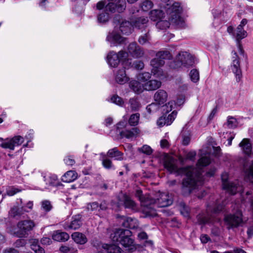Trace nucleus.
<instances>
[{"label": "nucleus", "mask_w": 253, "mask_h": 253, "mask_svg": "<svg viewBox=\"0 0 253 253\" xmlns=\"http://www.w3.org/2000/svg\"><path fill=\"white\" fill-rule=\"evenodd\" d=\"M239 146L242 148V150L246 155H250L252 152V145L250 142L249 139L244 138L240 143Z\"/></svg>", "instance_id": "cd10ccee"}, {"label": "nucleus", "mask_w": 253, "mask_h": 253, "mask_svg": "<svg viewBox=\"0 0 253 253\" xmlns=\"http://www.w3.org/2000/svg\"><path fill=\"white\" fill-rule=\"evenodd\" d=\"M135 196L137 197L142 206L144 207L146 212H148L147 210H152L155 206L158 207H168L172 203L171 198L167 193L158 192L156 194V199H153L150 195H143L142 191L140 189H137L135 192Z\"/></svg>", "instance_id": "f03ea898"}, {"label": "nucleus", "mask_w": 253, "mask_h": 253, "mask_svg": "<svg viewBox=\"0 0 253 253\" xmlns=\"http://www.w3.org/2000/svg\"><path fill=\"white\" fill-rule=\"evenodd\" d=\"M42 208L44 211L47 212L51 210L52 206L48 200H44L42 202Z\"/></svg>", "instance_id": "6e6d98bb"}, {"label": "nucleus", "mask_w": 253, "mask_h": 253, "mask_svg": "<svg viewBox=\"0 0 253 253\" xmlns=\"http://www.w3.org/2000/svg\"><path fill=\"white\" fill-rule=\"evenodd\" d=\"M78 177V173L74 170L67 171L62 177L64 182L70 183L75 181Z\"/></svg>", "instance_id": "393cba45"}, {"label": "nucleus", "mask_w": 253, "mask_h": 253, "mask_svg": "<svg viewBox=\"0 0 253 253\" xmlns=\"http://www.w3.org/2000/svg\"><path fill=\"white\" fill-rule=\"evenodd\" d=\"M102 163L103 167L106 169H115V167L113 165L111 160H110V159H109L108 158L104 159L102 160Z\"/></svg>", "instance_id": "8fccbe9b"}, {"label": "nucleus", "mask_w": 253, "mask_h": 253, "mask_svg": "<svg viewBox=\"0 0 253 253\" xmlns=\"http://www.w3.org/2000/svg\"><path fill=\"white\" fill-rule=\"evenodd\" d=\"M140 133V130L137 127H133L130 130H125L119 132V134L122 138H126L127 139H132L136 137Z\"/></svg>", "instance_id": "4be33fe9"}, {"label": "nucleus", "mask_w": 253, "mask_h": 253, "mask_svg": "<svg viewBox=\"0 0 253 253\" xmlns=\"http://www.w3.org/2000/svg\"><path fill=\"white\" fill-rule=\"evenodd\" d=\"M164 12L162 10H153L150 13V18L154 21H158L164 17Z\"/></svg>", "instance_id": "2f4dec72"}, {"label": "nucleus", "mask_w": 253, "mask_h": 253, "mask_svg": "<svg viewBox=\"0 0 253 253\" xmlns=\"http://www.w3.org/2000/svg\"><path fill=\"white\" fill-rule=\"evenodd\" d=\"M177 115V112L173 111L171 114H169L167 117L166 120L167 121V126L170 125L174 120Z\"/></svg>", "instance_id": "4d7b16f0"}, {"label": "nucleus", "mask_w": 253, "mask_h": 253, "mask_svg": "<svg viewBox=\"0 0 253 253\" xmlns=\"http://www.w3.org/2000/svg\"><path fill=\"white\" fill-rule=\"evenodd\" d=\"M25 213L24 211L23 208H18L17 207H13L11 208L9 212V214L10 216L15 217L16 216H20Z\"/></svg>", "instance_id": "72a5a7b5"}, {"label": "nucleus", "mask_w": 253, "mask_h": 253, "mask_svg": "<svg viewBox=\"0 0 253 253\" xmlns=\"http://www.w3.org/2000/svg\"><path fill=\"white\" fill-rule=\"evenodd\" d=\"M148 22V19L147 17H140L132 20L131 23L133 28H136L140 29L146 27Z\"/></svg>", "instance_id": "b1692460"}, {"label": "nucleus", "mask_w": 253, "mask_h": 253, "mask_svg": "<svg viewBox=\"0 0 253 253\" xmlns=\"http://www.w3.org/2000/svg\"><path fill=\"white\" fill-rule=\"evenodd\" d=\"M71 237L76 243L81 245L85 244L87 241L85 236L80 232L73 233Z\"/></svg>", "instance_id": "c756f323"}, {"label": "nucleus", "mask_w": 253, "mask_h": 253, "mask_svg": "<svg viewBox=\"0 0 253 253\" xmlns=\"http://www.w3.org/2000/svg\"><path fill=\"white\" fill-rule=\"evenodd\" d=\"M151 74L149 72H144L137 75V80L140 82L146 83L151 78Z\"/></svg>", "instance_id": "79ce46f5"}, {"label": "nucleus", "mask_w": 253, "mask_h": 253, "mask_svg": "<svg viewBox=\"0 0 253 253\" xmlns=\"http://www.w3.org/2000/svg\"><path fill=\"white\" fill-rule=\"evenodd\" d=\"M123 224L125 227L130 229L137 228L139 225L137 219L131 217L126 218Z\"/></svg>", "instance_id": "7c9ffc66"}, {"label": "nucleus", "mask_w": 253, "mask_h": 253, "mask_svg": "<svg viewBox=\"0 0 253 253\" xmlns=\"http://www.w3.org/2000/svg\"><path fill=\"white\" fill-rule=\"evenodd\" d=\"M139 151L147 155H150L152 152V149L147 145H144L142 147L139 148Z\"/></svg>", "instance_id": "13d9d810"}, {"label": "nucleus", "mask_w": 253, "mask_h": 253, "mask_svg": "<svg viewBox=\"0 0 253 253\" xmlns=\"http://www.w3.org/2000/svg\"><path fill=\"white\" fill-rule=\"evenodd\" d=\"M35 226L36 224L32 220L20 221L17 224V231L15 232V234L18 237L26 238Z\"/></svg>", "instance_id": "6e6552de"}, {"label": "nucleus", "mask_w": 253, "mask_h": 253, "mask_svg": "<svg viewBox=\"0 0 253 253\" xmlns=\"http://www.w3.org/2000/svg\"><path fill=\"white\" fill-rule=\"evenodd\" d=\"M140 114L138 113L130 115L128 119V123L131 126H136L139 123Z\"/></svg>", "instance_id": "e433bc0d"}, {"label": "nucleus", "mask_w": 253, "mask_h": 253, "mask_svg": "<svg viewBox=\"0 0 253 253\" xmlns=\"http://www.w3.org/2000/svg\"><path fill=\"white\" fill-rule=\"evenodd\" d=\"M60 251L63 253H77V250H75L73 248H70L67 246H61L60 248Z\"/></svg>", "instance_id": "bf43d9fd"}, {"label": "nucleus", "mask_w": 253, "mask_h": 253, "mask_svg": "<svg viewBox=\"0 0 253 253\" xmlns=\"http://www.w3.org/2000/svg\"><path fill=\"white\" fill-rule=\"evenodd\" d=\"M132 67L138 70H142L144 68V63L141 61H135L133 64L131 63V66L129 68Z\"/></svg>", "instance_id": "e2e57ef3"}, {"label": "nucleus", "mask_w": 253, "mask_h": 253, "mask_svg": "<svg viewBox=\"0 0 253 253\" xmlns=\"http://www.w3.org/2000/svg\"><path fill=\"white\" fill-rule=\"evenodd\" d=\"M196 156V152L194 151H191L188 152L186 154L185 158H183L182 157H179V160L182 164H184L185 160H188L192 161H194Z\"/></svg>", "instance_id": "f704fd0d"}, {"label": "nucleus", "mask_w": 253, "mask_h": 253, "mask_svg": "<svg viewBox=\"0 0 253 253\" xmlns=\"http://www.w3.org/2000/svg\"><path fill=\"white\" fill-rule=\"evenodd\" d=\"M176 106V103L173 101H170L165 105H162L161 107L163 108V111L165 113H168L174 108Z\"/></svg>", "instance_id": "58836bf2"}, {"label": "nucleus", "mask_w": 253, "mask_h": 253, "mask_svg": "<svg viewBox=\"0 0 253 253\" xmlns=\"http://www.w3.org/2000/svg\"><path fill=\"white\" fill-rule=\"evenodd\" d=\"M52 239L58 242H65L69 239V235L66 232L56 231L53 233Z\"/></svg>", "instance_id": "bb28decb"}, {"label": "nucleus", "mask_w": 253, "mask_h": 253, "mask_svg": "<svg viewBox=\"0 0 253 253\" xmlns=\"http://www.w3.org/2000/svg\"><path fill=\"white\" fill-rule=\"evenodd\" d=\"M107 155L110 158H114L116 160L122 161L123 160V153L119 151L117 147L109 150Z\"/></svg>", "instance_id": "a878e982"}, {"label": "nucleus", "mask_w": 253, "mask_h": 253, "mask_svg": "<svg viewBox=\"0 0 253 253\" xmlns=\"http://www.w3.org/2000/svg\"><path fill=\"white\" fill-rule=\"evenodd\" d=\"M107 62L112 67L116 68L121 63L125 68H129L131 66V59L128 58V54L124 50L118 52L110 51L107 56Z\"/></svg>", "instance_id": "39448f33"}, {"label": "nucleus", "mask_w": 253, "mask_h": 253, "mask_svg": "<svg viewBox=\"0 0 253 253\" xmlns=\"http://www.w3.org/2000/svg\"><path fill=\"white\" fill-rule=\"evenodd\" d=\"M127 39L122 36L118 29L115 28L107 34L106 41L110 47H118L126 43Z\"/></svg>", "instance_id": "1a4fd4ad"}, {"label": "nucleus", "mask_w": 253, "mask_h": 253, "mask_svg": "<svg viewBox=\"0 0 253 253\" xmlns=\"http://www.w3.org/2000/svg\"><path fill=\"white\" fill-rule=\"evenodd\" d=\"M228 177V174L226 172L222 173L221 174V178L223 189L232 195L235 194L237 192L241 191L242 188L239 185L238 182H231L229 181Z\"/></svg>", "instance_id": "9d476101"}, {"label": "nucleus", "mask_w": 253, "mask_h": 253, "mask_svg": "<svg viewBox=\"0 0 253 253\" xmlns=\"http://www.w3.org/2000/svg\"><path fill=\"white\" fill-rule=\"evenodd\" d=\"M126 8V0H118L116 3L113 2H109L105 6V10H109L111 13H114L116 11L122 13Z\"/></svg>", "instance_id": "2eb2a0df"}, {"label": "nucleus", "mask_w": 253, "mask_h": 253, "mask_svg": "<svg viewBox=\"0 0 253 253\" xmlns=\"http://www.w3.org/2000/svg\"><path fill=\"white\" fill-rule=\"evenodd\" d=\"M195 64L194 57L187 52L181 51L176 56L175 60L171 62L170 67L173 69H177L182 65L185 67H190Z\"/></svg>", "instance_id": "0eeeda50"}, {"label": "nucleus", "mask_w": 253, "mask_h": 253, "mask_svg": "<svg viewBox=\"0 0 253 253\" xmlns=\"http://www.w3.org/2000/svg\"><path fill=\"white\" fill-rule=\"evenodd\" d=\"M19 192V190L13 186H10L6 189V194L9 196H12Z\"/></svg>", "instance_id": "052dcab7"}, {"label": "nucleus", "mask_w": 253, "mask_h": 253, "mask_svg": "<svg viewBox=\"0 0 253 253\" xmlns=\"http://www.w3.org/2000/svg\"><path fill=\"white\" fill-rule=\"evenodd\" d=\"M161 107V105L155 101V102L148 105L146 107V110L149 113H153L159 111Z\"/></svg>", "instance_id": "4c0bfd02"}, {"label": "nucleus", "mask_w": 253, "mask_h": 253, "mask_svg": "<svg viewBox=\"0 0 253 253\" xmlns=\"http://www.w3.org/2000/svg\"><path fill=\"white\" fill-rule=\"evenodd\" d=\"M64 163L66 165L73 166L75 164V161L74 159L72 158L71 157H66L64 159Z\"/></svg>", "instance_id": "774afa93"}, {"label": "nucleus", "mask_w": 253, "mask_h": 253, "mask_svg": "<svg viewBox=\"0 0 253 253\" xmlns=\"http://www.w3.org/2000/svg\"><path fill=\"white\" fill-rule=\"evenodd\" d=\"M82 224L80 215H76L71 222L69 224L65 223L64 227L66 230L74 229L76 230L80 228Z\"/></svg>", "instance_id": "5701e85b"}, {"label": "nucleus", "mask_w": 253, "mask_h": 253, "mask_svg": "<svg viewBox=\"0 0 253 253\" xmlns=\"http://www.w3.org/2000/svg\"><path fill=\"white\" fill-rule=\"evenodd\" d=\"M171 57L170 52L168 50L160 51L156 54V58L151 61L150 64L152 67L151 72L157 78L161 80L166 78L161 67L165 64L164 60L169 59Z\"/></svg>", "instance_id": "20e7f679"}, {"label": "nucleus", "mask_w": 253, "mask_h": 253, "mask_svg": "<svg viewBox=\"0 0 253 253\" xmlns=\"http://www.w3.org/2000/svg\"><path fill=\"white\" fill-rule=\"evenodd\" d=\"M126 53L128 56L134 58H139L142 57L144 54V51L141 47L138 45L136 42H132L128 44L127 46Z\"/></svg>", "instance_id": "f8f14e48"}, {"label": "nucleus", "mask_w": 253, "mask_h": 253, "mask_svg": "<svg viewBox=\"0 0 253 253\" xmlns=\"http://www.w3.org/2000/svg\"><path fill=\"white\" fill-rule=\"evenodd\" d=\"M108 101L121 107L123 106L124 104L123 99L117 95H114L112 96L109 99H108Z\"/></svg>", "instance_id": "a19ab883"}, {"label": "nucleus", "mask_w": 253, "mask_h": 253, "mask_svg": "<svg viewBox=\"0 0 253 253\" xmlns=\"http://www.w3.org/2000/svg\"><path fill=\"white\" fill-rule=\"evenodd\" d=\"M191 135L189 132H184L182 134V143L184 145H188L191 140Z\"/></svg>", "instance_id": "3c124183"}, {"label": "nucleus", "mask_w": 253, "mask_h": 253, "mask_svg": "<svg viewBox=\"0 0 253 253\" xmlns=\"http://www.w3.org/2000/svg\"><path fill=\"white\" fill-rule=\"evenodd\" d=\"M181 208L180 209L181 213L185 217H188L189 216V209L188 207L186 206L184 204H181Z\"/></svg>", "instance_id": "680f3d73"}, {"label": "nucleus", "mask_w": 253, "mask_h": 253, "mask_svg": "<svg viewBox=\"0 0 253 253\" xmlns=\"http://www.w3.org/2000/svg\"><path fill=\"white\" fill-rule=\"evenodd\" d=\"M153 2L149 0H145L141 4V7L143 11H147L149 10L153 6Z\"/></svg>", "instance_id": "de8ad7c7"}, {"label": "nucleus", "mask_w": 253, "mask_h": 253, "mask_svg": "<svg viewBox=\"0 0 253 253\" xmlns=\"http://www.w3.org/2000/svg\"><path fill=\"white\" fill-rule=\"evenodd\" d=\"M150 40L151 36L149 32H147V33L139 36L138 39V42L140 44L144 45L145 44L149 43Z\"/></svg>", "instance_id": "ea45409f"}, {"label": "nucleus", "mask_w": 253, "mask_h": 253, "mask_svg": "<svg viewBox=\"0 0 253 253\" xmlns=\"http://www.w3.org/2000/svg\"><path fill=\"white\" fill-rule=\"evenodd\" d=\"M106 1L101 0L97 3L96 8L99 10L97 15V21L100 23H105L110 18L109 10H105Z\"/></svg>", "instance_id": "9b49d317"}, {"label": "nucleus", "mask_w": 253, "mask_h": 253, "mask_svg": "<svg viewBox=\"0 0 253 253\" xmlns=\"http://www.w3.org/2000/svg\"><path fill=\"white\" fill-rule=\"evenodd\" d=\"M232 62L231 65V70L235 74L237 82H239L242 78V71L240 61L236 52H232Z\"/></svg>", "instance_id": "4468645a"}, {"label": "nucleus", "mask_w": 253, "mask_h": 253, "mask_svg": "<svg viewBox=\"0 0 253 253\" xmlns=\"http://www.w3.org/2000/svg\"><path fill=\"white\" fill-rule=\"evenodd\" d=\"M43 179L45 183V188L57 185L58 178L56 175L51 173L42 174Z\"/></svg>", "instance_id": "a211bd4d"}, {"label": "nucleus", "mask_w": 253, "mask_h": 253, "mask_svg": "<svg viewBox=\"0 0 253 253\" xmlns=\"http://www.w3.org/2000/svg\"><path fill=\"white\" fill-rule=\"evenodd\" d=\"M246 172L248 178L251 180L252 182H253V162L252 163L249 169L247 170Z\"/></svg>", "instance_id": "69168bd1"}, {"label": "nucleus", "mask_w": 253, "mask_h": 253, "mask_svg": "<svg viewBox=\"0 0 253 253\" xmlns=\"http://www.w3.org/2000/svg\"><path fill=\"white\" fill-rule=\"evenodd\" d=\"M247 35V32L244 30V28H241V26H238L237 27L234 37L237 41L238 49L240 54H243L244 51L240 43V40L246 37Z\"/></svg>", "instance_id": "f3484780"}, {"label": "nucleus", "mask_w": 253, "mask_h": 253, "mask_svg": "<svg viewBox=\"0 0 253 253\" xmlns=\"http://www.w3.org/2000/svg\"><path fill=\"white\" fill-rule=\"evenodd\" d=\"M114 22H117L120 24V31L124 35H128L130 34L133 31V27L131 22L123 20L120 15L114 17Z\"/></svg>", "instance_id": "ddd939ff"}, {"label": "nucleus", "mask_w": 253, "mask_h": 253, "mask_svg": "<svg viewBox=\"0 0 253 253\" xmlns=\"http://www.w3.org/2000/svg\"><path fill=\"white\" fill-rule=\"evenodd\" d=\"M130 88L134 92L139 93L143 90V84H141L139 81L132 80L129 83Z\"/></svg>", "instance_id": "c85d7f7f"}, {"label": "nucleus", "mask_w": 253, "mask_h": 253, "mask_svg": "<svg viewBox=\"0 0 253 253\" xmlns=\"http://www.w3.org/2000/svg\"><path fill=\"white\" fill-rule=\"evenodd\" d=\"M211 163L209 156L201 157L198 161L197 167H187L178 169L177 161L170 156H166L164 162V166L170 173H175L176 175H185L182 183V192L184 195L189 194L197 185L201 184L204 180L202 169Z\"/></svg>", "instance_id": "f257e3e1"}, {"label": "nucleus", "mask_w": 253, "mask_h": 253, "mask_svg": "<svg viewBox=\"0 0 253 253\" xmlns=\"http://www.w3.org/2000/svg\"><path fill=\"white\" fill-rule=\"evenodd\" d=\"M99 208V205L97 202H92L87 204L86 208L88 211H95Z\"/></svg>", "instance_id": "0e129e2a"}, {"label": "nucleus", "mask_w": 253, "mask_h": 253, "mask_svg": "<svg viewBox=\"0 0 253 253\" xmlns=\"http://www.w3.org/2000/svg\"><path fill=\"white\" fill-rule=\"evenodd\" d=\"M129 104L130 105V108L133 111L138 110L140 107V103L138 101L137 99L135 98H132L129 99Z\"/></svg>", "instance_id": "37998d69"}, {"label": "nucleus", "mask_w": 253, "mask_h": 253, "mask_svg": "<svg viewBox=\"0 0 253 253\" xmlns=\"http://www.w3.org/2000/svg\"><path fill=\"white\" fill-rule=\"evenodd\" d=\"M125 69L123 67V68L118 70L115 74V81L120 84H124L129 80V78L126 74Z\"/></svg>", "instance_id": "6ab92c4d"}, {"label": "nucleus", "mask_w": 253, "mask_h": 253, "mask_svg": "<svg viewBox=\"0 0 253 253\" xmlns=\"http://www.w3.org/2000/svg\"><path fill=\"white\" fill-rule=\"evenodd\" d=\"M104 249H106L107 252L109 253H112V251H113V253L118 252L121 253L122 252V249L116 245H108L106 244L103 245V246Z\"/></svg>", "instance_id": "c9c22d12"}, {"label": "nucleus", "mask_w": 253, "mask_h": 253, "mask_svg": "<svg viewBox=\"0 0 253 253\" xmlns=\"http://www.w3.org/2000/svg\"><path fill=\"white\" fill-rule=\"evenodd\" d=\"M237 122L235 118L233 117H228L227 122V126L230 128H234L237 126Z\"/></svg>", "instance_id": "864d4df0"}, {"label": "nucleus", "mask_w": 253, "mask_h": 253, "mask_svg": "<svg viewBox=\"0 0 253 253\" xmlns=\"http://www.w3.org/2000/svg\"><path fill=\"white\" fill-rule=\"evenodd\" d=\"M161 85V81L157 80H151L143 84V88L146 90L152 91L159 88Z\"/></svg>", "instance_id": "412c9836"}, {"label": "nucleus", "mask_w": 253, "mask_h": 253, "mask_svg": "<svg viewBox=\"0 0 253 253\" xmlns=\"http://www.w3.org/2000/svg\"><path fill=\"white\" fill-rule=\"evenodd\" d=\"M131 232L128 229H119L116 230L112 239L115 243H119L124 247L128 248L129 251L132 252L136 249L133 240L130 238Z\"/></svg>", "instance_id": "423d86ee"}, {"label": "nucleus", "mask_w": 253, "mask_h": 253, "mask_svg": "<svg viewBox=\"0 0 253 253\" xmlns=\"http://www.w3.org/2000/svg\"><path fill=\"white\" fill-rule=\"evenodd\" d=\"M31 248L36 253H44V249L38 245L35 241H34L31 245Z\"/></svg>", "instance_id": "603ef678"}, {"label": "nucleus", "mask_w": 253, "mask_h": 253, "mask_svg": "<svg viewBox=\"0 0 253 253\" xmlns=\"http://www.w3.org/2000/svg\"><path fill=\"white\" fill-rule=\"evenodd\" d=\"M33 207V202L29 201L27 203L26 206H22V208H23V210L25 212H29L32 210Z\"/></svg>", "instance_id": "338daca9"}, {"label": "nucleus", "mask_w": 253, "mask_h": 253, "mask_svg": "<svg viewBox=\"0 0 253 253\" xmlns=\"http://www.w3.org/2000/svg\"><path fill=\"white\" fill-rule=\"evenodd\" d=\"M168 98L167 92L163 89L157 90L154 95V99L156 102L160 105H163Z\"/></svg>", "instance_id": "aec40b11"}, {"label": "nucleus", "mask_w": 253, "mask_h": 253, "mask_svg": "<svg viewBox=\"0 0 253 253\" xmlns=\"http://www.w3.org/2000/svg\"><path fill=\"white\" fill-rule=\"evenodd\" d=\"M189 76L191 81L194 83L197 82L199 80V73L196 69H193L191 71Z\"/></svg>", "instance_id": "09e8293b"}, {"label": "nucleus", "mask_w": 253, "mask_h": 253, "mask_svg": "<svg viewBox=\"0 0 253 253\" xmlns=\"http://www.w3.org/2000/svg\"><path fill=\"white\" fill-rule=\"evenodd\" d=\"M123 199L124 206L126 208H133L135 206L134 202L129 197L124 195Z\"/></svg>", "instance_id": "a18cd8bd"}, {"label": "nucleus", "mask_w": 253, "mask_h": 253, "mask_svg": "<svg viewBox=\"0 0 253 253\" xmlns=\"http://www.w3.org/2000/svg\"><path fill=\"white\" fill-rule=\"evenodd\" d=\"M197 220L200 224H210L214 223V220L212 216H205L199 214L197 216Z\"/></svg>", "instance_id": "473e14b6"}, {"label": "nucleus", "mask_w": 253, "mask_h": 253, "mask_svg": "<svg viewBox=\"0 0 253 253\" xmlns=\"http://www.w3.org/2000/svg\"><path fill=\"white\" fill-rule=\"evenodd\" d=\"M0 146L3 148L9 149L11 150H13L15 147L12 139H6L1 143Z\"/></svg>", "instance_id": "c03bdc74"}, {"label": "nucleus", "mask_w": 253, "mask_h": 253, "mask_svg": "<svg viewBox=\"0 0 253 253\" xmlns=\"http://www.w3.org/2000/svg\"><path fill=\"white\" fill-rule=\"evenodd\" d=\"M241 211H237L234 214H230L225 217V221L229 227L238 226L242 221Z\"/></svg>", "instance_id": "dca6fc26"}, {"label": "nucleus", "mask_w": 253, "mask_h": 253, "mask_svg": "<svg viewBox=\"0 0 253 253\" xmlns=\"http://www.w3.org/2000/svg\"><path fill=\"white\" fill-rule=\"evenodd\" d=\"M127 118L126 117L124 116L123 117V120L119 122L116 125L117 129L119 133L120 131H122L121 129L126 127L127 125Z\"/></svg>", "instance_id": "49530a36"}, {"label": "nucleus", "mask_w": 253, "mask_h": 253, "mask_svg": "<svg viewBox=\"0 0 253 253\" xmlns=\"http://www.w3.org/2000/svg\"><path fill=\"white\" fill-rule=\"evenodd\" d=\"M11 139L14 147L20 145L24 142V138L19 135L14 136Z\"/></svg>", "instance_id": "5fc2aeb1"}, {"label": "nucleus", "mask_w": 253, "mask_h": 253, "mask_svg": "<svg viewBox=\"0 0 253 253\" xmlns=\"http://www.w3.org/2000/svg\"><path fill=\"white\" fill-rule=\"evenodd\" d=\"M182 7L178 2H174L167 9V14L169 16V21L163 20L161 19L156 25L160 30H166L169 27L170 23L175 25L177 27L182 28L185 26V22L181 16Z\"/></svg>", "instance_id": "7ed1b4c3"}]
</instances>
